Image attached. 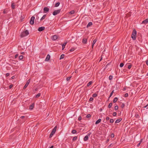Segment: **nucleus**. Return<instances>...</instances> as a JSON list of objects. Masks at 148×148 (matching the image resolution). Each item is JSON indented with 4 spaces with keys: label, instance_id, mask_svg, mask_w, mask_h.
<instances>
[{
    "label": "nucleus",
    "instance_id": "nucleus-1",
    "mask_svg": "<svg viewBox=\"0 0 148 148\" xmlns=\"http://www.w3.org/2000/svg\"><path fill=\"white\" fill-rule=\"evenodd\" d=\"M29 34V32L27 30L23 32L21 34V37L23 38L28 35Z\"/></svg>",
    "mask_w": 148,
    "mask_h": 148
},
{
    "label": "nucleus",
    "instance_id": "nucleus-2",
    "mask_svg": "<svg viewBox=\"0 0 148 148\" xmlns=\"http://www.w3.org/2000/svg\"><path fill=\"white\" fill-rule=\"evenodd\" d=\"M136 31L135 29H134L133 31L131 37L133 40H135L136 39Z\"/></svg>",
    "mask_w": 148,
    "mask_h": 148
},
{
    "label": "nucleus",
    "instance_id": "nucleus-3",
    "mask_svg": "<svg viewBox=\"0 0 148 148\" xmlns=\"http://www.w3.org/2000/svg\"><path fill=\"white\" fill-rule=\"evenodd\" d=\"M60 11L61 9H59L55 10L53 12V14L54 16H56L58 14H59L60 12Z\"/></svg>",
    "mask_w": 148,
    "mask_h": 148
},
{
    "label": "nucleus",
    "instance_id": "nucleus-4",
    "mask_svg": "<svg viewBox=\"0 0 148 148\" xmlns=\"http://www.w3.org/2000/svg\"><path fill=\"white\" fill-rule=\"evenodd\" d=\"M34 19L35 17L34 16H33L31 17L29 22L31 25H33L34 24Z\"/></svg>",
    "mask_w": 148,
    "mask_h": 148
},
{
    "label": "nucleus",
    "instance_id": "nucleus-5",
    "mask_svg": "<svg viewBox=\"0 0 148 148\" xmlns=\"http://www.w3.org/2000/svg\"><path fill=\"white\" fill-rule=\"evenodd\" d=\"M45 27H39L38 29V31L39 32H41L45 30Z\"/></svg>",
    "mask_w": 148,
    "mask_h": 148
},
{
    "label": "nucleus",
    "instance_id": "nucleus-6",
    "mask_svg": "<svg viewBox=\"0 0 148 148\" xmlns=\"http://www.w3.org/2000/svg\"><path fill=\"white\" fill-rule=\"evenodd\" d=\"M58 36L56 35H54L52 37V39L53 40H56L58 38Z\"/></svg>",
    "mask_w": 148,
    "mask_h": 148
},
{
    "label": "nucleus",
    "instance_id": "nucleus-7",
    "mask_svg": "<svg viewBox=\"0 0 148 148\" xmlns=\"http://www.w3.org/2000/svg\"><path fill=\"white\" fill-rule=\"evenodd\" d=\"M44 12L46 13L48 12L49 10V9L47 7H45L44 8Z\"/></svg>",
    "mask_w": 148,
    "mask_h": 148
},
{
    "label": "nucleus",
    "instance_id": "nucleus-8",
    "mask_svg": "<svg viewBox=\"0 0 148 148\" xmlns=\"http://www.w3.org/2000/svg\"><path fill=\"white\" fill-rule=\"evenodd\" d=\"M148 23V18L146 19L145 20L143 21L141 23L142 24H146Z\"/></svg>",
    "mask_w": 148,
    "mask_h": 148
},
{
    "label": "nucleus",
    "instance_id": "nucleus-9",
    "mask_svg": "<svg viewBox=\"0 0 148 148\" xmlns=\"http://www.w3.org/2000/svg\"><path fill=\"white\" fill-rule=\"evenodd\" d=\"M57 126H56L52 130V131H51V132L53 133V134H54L56 131V130L57 129Z\"/></svg>",
    "mask_w": 148,
    "mask_h": 148
},
{
    "label": "nucleus",
    "instance_id": "nucleus-10",
    "mask_svg": "<svg viewBox=\"0 0 148 148\" xmlns=\"http://www.w3.org/2000/svg\"><path fill=\"white\" fill-rule=\"evenodd\" d=\"M87 39L86 38H84L82 41V42L84 44H86L87 43Z\"/></svg>",
    "mask_w": 148,
    "mask_h": 148
},
{
    "label": "nucleus",
    "instance_id": "nucleus-11",
    "mask_svg": "<svg viewBox=\"0 0 148 148\" xmlns=\"http://www.w3.org/2000/svg\"><path fill=\"white\" fill-rule=\"evenodd\" d=\"M50 56L49 54H48L45 60L46 61H48L50 58Z\"/></svg>",
    "mask_w": 148,
    "mask_h": 148
},
{
    "label": "nucleus",
    "instance_id": "nucleus-12",
    "mask_svg": "<svg viewBox=\"0 0 148 148\" xmlns=\"http://www.w3.org/2000/svg\"><path fill=\"white\" fill-rule=\"evenodd\" d=\"M92 25V23L91 22H89L88 25H87L86 27L88 28L90 26H91Z\"/></svg>",
    "mask_w": 148,
    "mask_h": 148
},
{
    "label": "nucleus",
    "instance_id": "nucleus-13",
    "mask_svg": "<svg viewBox=\"0 0 148 148\" xmlns=\"http://www.w3.org/2000/svg\"><path fill=\"white\" fill-rule=\"evenodd\" d=\"M97 41V40H96V39L94 40H93V42H92V48H93V46H94V45L95 44L96 42Z\"/></svg>",
    "mask_w": 148,
    "mask_h": 148
},
{
    "label": "nucleus",
    "instance_id": "nucleus-14",
    "mask_svg": "<svg viewBox=\"0 0 148 148\" xmlns=\"http://www.w3.org/2000/svg\"><path fill=\"white\" fill-rule=\"evenodd\" d=\"M67 42H64L62 45V50H63L65 48V47L67 44Z\"/></svg>",
    "mask_w": 148,
    "mask_h": 148
},
{
    "label": "nucleus",
    "instance_id": "nucleus-15",
    "mask_svg": "<svg viewBox=\"0 0 148 148\" xmlns=\"http://www.w3.org/2000/svg\"><path fill=\"white\" fill-rule=\"evenodd\" d=\"M88 138V135L86 136L84 138V141H86Z\"/></svg>",
    "mask_w": 148,
    "mask_h": 148
},
{
    "label": "nucleus",
    "instance_id": "nucleus-16",
    "mask_svg": "<svg viewBox=\"0 0 148 148\" xmlns=\"http://www.w3.org/2000/svg\"><path fill=\"white\" fill-rule=\"evenodd\" d=\"M122 120V119H117L115 122V123H118L119 122H120Z\"/></svg>",
    "mask_w": 148,
    "mask_h": 148
},
{
    "label": "nucleus",
    "instance_id": "nucleus-17",
    "mask_svg": "<svg viewBox=\"0 0 148 148\" xmlns=\"http://www.w3.org/2000/svg\"><path fill=\"white\" fill-rule=\"evenodd\" d=\"M101 121V119H99L98 120L95 122V124H97L98 123H99Z\"/></svg>",
    "mask_w": 148,
    "mask_h": 148
},
{
    "label": "nucleus",
    "instance_id": "nucleus-18",
    "mask_svg": "<svg viewBox=\"0 0 148 148\" xmlns=\"http://www.w3.org/2000/svg\"><path fill=\"white\" fill-rule=\"evenodd\" d=\"M46 14H44L42 17V18H41L40 19V21H42V20H43L46 17Z\"/></svg>",
    "mask_w": 148,
    "mask_h": 148
},
{
    "label": "nucleus",
    "instance_id": "nucleus-19",
    "mask_svg": "<svg viewBox=\"0 0 148 148\" xmlns=\"http://www.w3.org/2000/svg\"><path fill=\"white\" fill-rule=\"evenodd\" d=\"M11 7L12 8L14 9L15 8V5L14 3H12L11 4Z\"/></svg>",
    "mask_w": 148,
    "mask_h": 148
},
{
    "label": "nucleus",
    "instance_id": "nucleus-20",
    "mask_svg": "<svg viewBox=\"0 0 148 148\" xmlns=\"http://www.w3.org/2000/svg\"><path fill=\"white\" fill-rule=\"evenodd\" d=\"M34 103L32 104L30 106L29 109L31 110H32L34 107Z\"/></svg>",
    "mask_w": 148,
    "mask_h": 148
},
{
    "label": "nucleus",
    "instance_id": "nucleus-21",
    "mask_svg": "<svg viewBox=\"0 0 148 148\" xmlns=\"http://www.w3.org/2000/svg\"><path fill=\"white\" fill-rule=\"evenodd\" d=\"M117 100H118V98L117 97L114 98L113 99V102L114 103L116 102L117 101Z\"/></svg>",
    "mask_w": 148,
    "mask_h": 148
},
{
    "label": "nucleus",
    "instance_id": "nucleus-22",
    "mask_svg": "<svg viewBox=\"0 0 148 148\" xmlns=\"http://www.w3.org/2000/svg\"><path fill=\"white\" fill-rule=\"evenodd\" d=\"M64 55L63 54H62L60 58V60H61L64 58Z\"/></svg>",
    "mask_w": 148,
    "mask_h": 148
},
{
    "label": "nucleus",
    "instance_id": "nucleus-23",
    "mask_svg": "<svg viewBox=\"0 0 148 148\" xmlns=\"http://www.w3.org/2000/svg\"><path fill=\"white\" fill-rule=\"evenodd\" d=\"M75 12V11L74 10H72L69 12V14L71 15L74 14Z\"/></svg>",
    "mask_w": 148,
    "mask_h": 148
},
{
    "label": "nucleus",
    "instance_id": "nucleus-24",
    "mask_svg": "<svg viewBox=\"0 0 148 148\" xmlns=\"http://www.w3.org/2000/svg\"><path fill=\"white\" fill-rule=\"evenodd\" d=\"M60 4V2H57V3L55 4V7H58L59 5Z\"/></svg>",
    "mask_w": 148,
    "mask_h": 148
},
{
    "label": "nucleus",
    "instance_id": "nucleus-25",
    "mask_svg": "<svg viewBox=\"0 0 148 148\" xmlns=\"http://www.w3.org/2000/svg\"><path fill=\"white\" fill-rule=\"evenodd\" d=\"M77 132V131H76L75 130H72V132H71V133L72 134H75V133H76Z\"/></svg>",
    "mask_w": 148,
    "mask_h": 148
},
{
    "label": "nucleus",
    "instance_id": "nucleus-26",
    "mask_svg": "<svg viewBox=\"0 0 148 148\" xmlns=\"http://www.w3.org/2000/svg\"><path fill=\"white\" fill-rule=\"evenodd\" d=\"M75 50V49L74 47H72L71 49L70 50V51L71 52Z\"/></svg>",
    "mask_w": 148,
    "mask_h": 148
},
{
    "label": "nucleus",
    "instance_id": "nucleus-27",
    "mask_svg": "<svg viewBox=\"0 0 148 148\" xmlns=\"http://www.w3.org/2000/svg\"><path fill=\"white\" fill-rule=\"evenodd\" d=\"M23 56L22 55H21L19 56V60H21L23 59Z\"/></svg>",
    "mask_w": 148,
    "mask_h": 148
},
{
    "label": "nucleus",
    "instance_id": "nucleus-28",
    "mask_svg": "<svg viewBox=\"0 0 148 148\" xmlns=\"http://www.w3.org/2000/svg\"><path fill=\"white\" fill-rule=\"evenodd\" d=\"M77 138V136H74L73 139V140L74 141H75V140H76Z\"/></svg>",
    "mask_w": 148,
    "mask_h": 148
},
{
    "label": "nucleus",
    "instance_id": "nucleus-29",
    "mask_svg": "<svg viewBox=\"0 0 148 148\" xmlns=\"http://www.w3.org/2000/svg\"><path fill=\"white\" fill-rule=\"evenodd\" d=\"M112 105V103H110L109 104V105L108 106V108H110L111 107Z\"/></svg>",
    "mask_w": 148,
    "mask_h": 148
},
{
    "label": "nucleus",
    "instance_id": "nucleus-30",
    "mask_svg": "<svg viewBox=\"0 0 148 148\" xmlns=\"http://www.w3.org/2000/svg\"><path fill=\"white\" fill-rule=\"evenodd\" d=\"M40 93H38L36 95V98H38L40 96Z\"/></svg>",
    "mask_w": 148,
    "mask_h": 148
},
{
    "label": "nucleus",
    "instance_id": "nucleus-31",
    "mask_svg": "<svg viewBox=\"0 0 148 148\" xmlns=\"http://www.w3.org/2000/svg\"><path fill=\"white\" fill-rule=\"evenodd\" d=\"M124 64L123 63H121L120 64V67H123V66H124Z\"/></svg>",
    "mask_w": 148,
    "mask_h": 148
},
{
    "label": "nucleus",
    "instance_id": "nucleus-32",
    "mask_svg": "<svg viewBox=\"0 0 148 148\" xmlns=\"http://www.w3.org/2000/svg\"><path fill=\"white\" fill-rule=\"evenodd\" d=\"M29 84H25V85L23 87V89H25L28 86Z\"/></svg>",
    "mask_w": 148,
    "mask_h": 148
},
{
    "label": "nucleus",
    "instance_id": "nucleus-33",
    "mask_svg": "<svg viewBox=\"0 0 148 148\" xmlns=\"http://www.w3.org/2000/svg\"><path fill=\"white\" fill-rule=\"evenodd\" d=\"M113 76L112 75H110L109 77V79L110 80H112V79Z\"/></svg>",
    "mask_w": 148,
    "mask_h": 148
},
{
    "label": "nucleus",
    "instance_id": "nucleus-34",
    "mask_svg": "<svg viewBox=\"0 0 148 148\" xmlns=\"http://www.w3.org/2000/svg\"><path fill=\"white\" fill-rule=\"evenodd\" d=\"M97 96V95L96 93H94L92 95V97H96Z\"/></svg>",
    "mask_w": 148,
    "mask_h": 148
},
{
    "label": "nucleus",
    "instance_id": "nucleus-35",
    "mask_svg": "<svg viewBox=\"0 0 148 148\" xmlns=\"http://www.w3.org/2000/svg\"><path fill=\"white\" fill-rule=\"evenodd\" d=\"M118 108H119V107L118 106H115V107H114V109L115 110H117L118 109Z\"/></svg>",
    "mask_w": 148,
    "mask_h": 148
},
{
    "label": "nucleus",
    "instance_id": "nucleus-36",
    "mask_svg": "<svg viewBox=\"0 0 148 148\" xmlns=\"http://www.w3.org/2000/svg\"><path fill=\"white\" fill-rule=\"evenodd\" d=\"M132 66V65L131 64L128 65V68L129 69H130L131 68Z\"/></svg>",
    "mask_w": 148,
    "mask_h": 148
},
{
    "label": "nucleus",
    "instance_id": "nucleus-37",
    "mask_svg": "<svg viewBox=\"0 0 148 148\" xmlns=\"http://www.w3.org/2000/svg\"><path fill=\"white\" fill-rule=\"evenodd\" d=\"M90 116H91V115H90V114H87V116H86V118H89L90 117Z\"/></svg>",
    "mask_w": 148,
    "mask_h": 148
},
{
    "label": "nucleus",
    "instance_id": "nucleus-38",
    "mask_svg": "<svg viewBox=\"0 0 148 148\" xmlns=\"http://www.w3.org/2000/svg\"><path fill=\"white\" fill-rule=\"evenodd\" d=\"M54 134H53V133H52L51 132V133H50V136H49V138H51L53 135Z\"/></svg>",
    "mask_w": 148,
    "mask_h": 148
},
{
    "label": "nucleus",
    "instance_id": "nucleus-39",
    "mask_svg": "<svg viewBox=\"0 0 148 148\" xmlns=\"http://www.w3.org/2000/svg\"><path fill=\"white\" fill-rule=\"evenodd\" d=\"M114 90H113L112 92H111L110 93V96H109V97H110L112 95L113 92H114Z\"/></svg>",
    "mask_w": 148,
    "mask_h": 148
},
{
    "label": "nucleus",
    "instance_id": "nucleus-40",
    "mask_svg": "<svg viewBox=\"0 0 148 148\" xmlns=\"http://www.w3.org/2000/svg\"><path fill=\"white\" fill-rule=\"evenodd\" d=\"M114 120L113 119H110V122L112 123L114 122Z\"/></svg>",
    "mask_w": 148,
    "mask_h": 148
},
{
    "label": "nucleus",
    "instance_id": "nucleus-41",
    "mask_svg": "<svg viewBox=\"0 0 148 148\" xmlns=\"http://www.w3.org/2000/svg\"><path fill=\"white\" fill-rule=\"evenodd\" d=\"M117 114V113L116 112H114L113 113V115L114 116H116Z\"/></svg>",
    "mask_w": 148,
    "mask_h": 148
},
{
    "label": "nucleus",
    "instance_id": "nucleus-42",
    "mask_svg": "<svg viewBox=\"0 0 148 148\" xmlns=\"http://www.w3.org/2000/svg\"><path fill=\"white\" fill-rule=\"evenodd\" d=\"M111 137L113 138L114 136V134L113 133H112L110 135Z\"/></svg>",
    "mask_w": 148,
    "mask_h": 148
},
{
    "label": "nucleus",
    "instance_id": "nucleus-43",
    "mask_svg": "<svg viewBox=\"0 0 148 148\" xmlns=\"http://www.w3.org/2000/svg\"><path fill=\"white\" fill-rule=\"evenodd\" d=\"M110 65V64H109V63H108V64L106 65V66H105V69H106L108 67V66L109 65Z\"/></svg>",
    "mask_w": 148,
    "mask_h": 148
},
{
    "label": "nucleus",
    "instance_id": "nucleus-44",
    "mask_svg": "<svg viewBox=\"0 0 148 148\" xmlns=\"http://www.w3.org/2000/svg\"><path fill=\"white\" fill-rule=\"evenodd\" d=\"M128 96V93H126L125 95V97H127Z\"/></svg>",
    "mask_w": 148,
    "mask_h": 148
},
{
    "label": "nucleus",
    "instance_id": "nucleus-45",
    "mask_svg": "<svg viewBox=\"0 0 148 148\" xmlns=\"http://www.w3.org/2000/svg\"><path fill=\"white\" fill-rule=\"evenodd\" d=\"M93 98L92 97H90V98L89 101H93Z\"/></svg>",
    "mask_w": 148,
    "mask_h": 148
},
{
    "label": "nucleus",
    "instance_id": "nucleus-46",
    "mask_svg": "<svg viewBox=\"0 0 148 148\" xmlns=\"http://www.w3.org/2000/svg\"><path fill=\"white\" fill-rule=\"evenodd\" d=\"M71 77H67L66 78V80L67 81L69 80L71 78Z\"/></svg>",
    "mask_w": 148,
    "mask_h": 148
},
{
    "label": "nucleus",
    "instance_id": "nucleus-47",
    "mask_svg": "<svg viewBox=\"0 0 148 148\" xmlns=\"http://www.w3.org/2000/svg\"><path fill=\"white\" fill-rule=\"evenodd\" d=\"M125 106V105L124 103H122L121 105V107L122 108H123Z\"/></svg>",
    "mask_w": 148,
    "mask_h": 148
},
{
    "label": "nucleus",
    "instance_id": "nucleus-48",
    "mask_svg": "<svg viewBox=\"0 0 148 148\" xmlns=\"http://www.w3.org/2000/svg\"><path fill=\"white\" fill-rule=\"evenodd\" d=\"M82 119V117L81 116H79L78 120L79 121H80Z\"/></svg>",
    "mask_w": 148,
    "mask_h": 148
},
{
    "label": "nucleus",
    "instance_id": "nucleus-49",
    "mask_svg": "<svg viewBox=\"0 0 148 148\" xmlns=\"http://www.w3.org/2000/svg\"><path fill=\"white\" fill-rule=\"evenodd\" d=\"M9 75H10V74L8 73H6V76L8 77L9 76Z\"/></svg>",
    "mask_w": 148,
    "mask_h": 148
},
{
    "label": "nucleus",
    "instance_id": "nucleus-50",
    "mask_svg": "<svg viewBox=\"0 0 148 148\" xmlns=\"http://www.w3.org/2000/svg\"><path fill=\"white\" fill-rule=\"evenodd\" d=\"M13 85L12 84H11V85H10V86H9V88L10 89H11V88L12 87H13Z\"/></svg>",
    "mask_w": 148,
    "mask_h": 148
},
{
    "label": "nucleus",
    "instance_id": "nucleus-51",
    "mask_svg": "<svg viewBox=\"0 0 148 148\" xmlns=\"http://www.w3.org/2000/svg\"><path fill=\"white\" fill-rule=\"evenodd\" d=\"M18 56V54H16L15 56V58H17Z\"/></svg>",
    "mask_w": 148,
    "mask_h": 148
},
{
    "label": "nucleus",
    "instance_id": "nucleus-52",
    "mask_svg": "<svg viewBox=\"0 0 148 148\" xmlns=\"http://www.w3.org/2000/svg\"><path fill=\"white\" fill-rule=\"evenodd\" d=\"M30 82V79H29L27 81L26 83H29Z\"/></svg>",
    "mask_w": 148,
    "mask_h": 148
},
{
    "label": "nucleus",
    "instance_id": "nucleus-53",
    "mask_svg": "<svg viewBox=\"0 0 148 148\" xmlns=\"http://www.w3.org/2000/svg\"><path fill=\"white\" fill-rule=\"evenodd\" d=\"M109 119H110V118H109V117H107L106 118V120H109Z\"/></svg>",
    "mask_w": 148,
    "mask_h": 148
},
{
    "label": "nucleus",
    "instance_id": "nucleus-54",
    "mask_svg": "<svg viewBox=\"0 0 148 148\" xmlns=\"http://www.w3.org/2000/svg\"><path fill=\"white\" fill-rule=\"evenodd\" d=\"M140 142H139L137 145V146H140Z\"/></svg>",
    "mask_w": 148,
    "mask_h": 148
},
{
    "label": "nucleus",
    "instance_id": "nucleus-55",
    "mask_svg": "<svg viewBox=\"0 0 148 148\" xmlns=\"http://www.w3.org/2000/svg\"><path fill=\"white\" fill-rule=\"evenodd\" d=\"M146 64L147 65H148V60L146 61Z\"/></svg>",
    "mask_w": 148,
    "mask_h": 148
},
{
    "label": "nucleus",
    "instance_id": "nucleus-56",
    "mask_svg": "<svg viewBox=\"0 0 148 148\" xmlns=\"http://www.w3.org/2000/svg\"><path fill=\"white\" fill-rule=\"evenodd\" d=\"M125 90H126V88L125 87H124L123 89V91H125Z\"/></svg>",
    "mask_w": 148,
    "mask_h": 148
},
{
    "label": "nucleus",
    "instance_id": "nucleus-57",
    "mask_svg": "<svg viewBox=\"0 0 148 148\" xmlns=\"http://www.w3.org/2000/svg\"><path fill=\"white\" fill-rule=\"evenodd\" d=\"M112 144H111L108 147V148H110V147L111 146V145H112Z\"/></svg>",
    "mask_w": 148,
    "mask_h": 148
},
{
    "label": "nucleus",
    "instance_id": "nucleus-58",
    "mask_svg": "<svg viewBox=\"0 0 148 148\" xmlns=\"http://www.w3.org/2000/svg\"><path fill=\"white\" fill-rule=\"evenodd\" d=\"M24 117H25V116H21V119H23V118H24Z\"/></svg>",
    "mask_w": 148,
    "mask_h": 148
},
{
    "label": "nucleus",
    "instance_id": "nucleus-59",
    "mask_svg": "<svg viewBox=\"0 0 148 148\" xmlns=\"http://www.w3.org/2000/svg\"><path fill=\"white\" fill-rule=\"evenodd\" d=\"M14 78H15V76H12V79H14Z\"/></svg>",
    "mask_w": 148,
    "mask_h": 148
},
{
    "label": "nucleus",
    "instance_id": "nucleus-60",
    "mask_svg": "<svg viewBox=\"0 0 148 148\" xmlns=\"http://www.w3.org/2000/svg\"><path fill=\"white\" fill-rule=\"evenodd\" d=\"M3 13L4 14H5V13H6V11H5L4 10L3 11Z\"/></svg>",
    "mask_w": 148,
    "mask_h": 148
},
{
    "label": "nucleus",
    "instance_id": "nucleus-61",
    "mask_svg": "<svg viewBox=\"0 0 148 148\" xmlns=\"http://www.w3.org/2000/svg\"><path fill=\"white\" fill-rule=\"evenodd\" d=\"M91 84H87V86H89Z\"/></svg>",
    "mask_w": 148,
    "mask_h": 148
},
{
    "label": "nucleus",
    "instance_id": "nucleus-62",
    "mask_svg": "<svg viewBox=\"0 0 148 148\" xmlns=\"http://www.w3.org/2000/svg\"><path fill=\"white\" fill-rule=\"evenodd\" d=\"M142 140H143L142 139H141L140 142L141 143L142 142Z\"/></svg>",
    "mask_w": 148,
    "mask_h": 148
},
{
    "label": "nucleus",
    "instance_id": "nucleus-63",
    "mask_svg": "<svg viewBox=\"0 0 148 148\" xmlns=\"http://www.w3.org/2000/svg\"><path fill=\"white\" fill-rule=\"evenodd\" d=\"M53 145H52L51 147H50L49 148H53Z\"/></svg>",
    "mask_w": 148,
    "mask_h": 148
},
{
    "label": "nucleus",
    "instance_id": "nucleus-64",
    "mask_svg": "<svg viewBox=\"0 0 148 148\" xmlns=\"http://www.w3.org/2000/svg\"><path fill=\"white\" fill-rule=\"evenodd\" d=\"M148 106V104H147V105L146 106L144 107V108H146Z\"/></svg>",
    "mask_w": 148,
    "mask_h": 148
}]
</instances>
